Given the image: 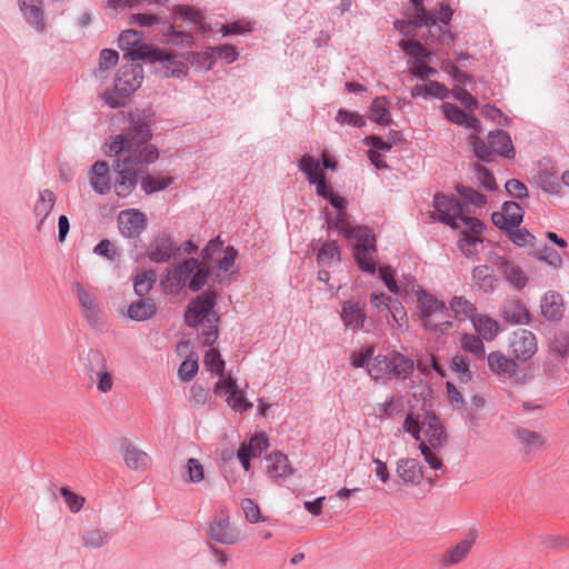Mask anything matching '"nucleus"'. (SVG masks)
Segmentation results:
<instances>
[{
  "mask_svg": "<svg viewBox=\"0 0 569 569\" xmlns=\"http://www.w3.org/2000/svg\"><path fill=\"white\" fill-rule=\"evenodd\" d=\"M380 415H385L389 418L401 415L403 411V400L401 397H391L385 403L380 406Z\"/></svg>",
  "mask_w": 569,
  "mask_h": 569,
  "instance_id": "obj_58",
  "label": "nucleus"
},
{
  "mask_svg": "<svg viewBox=\"0 0 569 569\" xmlns=\"http://www.w3.org/2000/svg\"><path fill=\"white\" fill-rule=\"evenodd\" d=\"M418 305L422 325L427 330L445 332L452 325L447 319V308L443 301L421 290L418 295Z\"/></svg>",
  "mask_w": 569,
  "mask_h": 569,
  "instance_id": "obj_9",
  "label": "nucleus"
},
{
  "mask_svg": "<svg viewBox=\"0 0 569 569\" xmlns=\"http://www.w3.org/2000/svg\"><path fill=\"white\" fill-rule=\"evenodd\" d=\"M180 478L188 485H199L206 480V468L197 458H189L181 468Z\"/></svg>",
  "mask_w": 569,
  "mask_h": 569,
  "instance_id": "obj_32",
  "label": "nucleus"
},
{
  "mask_svg": "<svg viewBox=\"0 0 569 569\" xmlns=\"http://www.w3.org/2000/svg\"><path fill=\"white\" fill-rule=\"evenodd\" d=\"M197 268L198 260L191 258L168 270L167 276L160 283L163 292L170 295L178 293Z\"/></svg>",
  "mask_w": 569,
  "mask_h": 569,
  "instance_id": "obj_15",
  "label": "nucleus"
},
{
  "mask_svg": "<svg viewBox=\"0 0 569 569\" xmlns=\"http://www.w3.org/2000/svg\"><path fill=\"white\" fill-rule=\"evenodd\" d=\"M368 117L373 122L383 127L392 122L388 101L385 97H377L372 100Z\"/></svg>",
  "mask_w": 569,
  "mask_h": 569,
  "instance_id": "obj_36",
  "label": "nucleus"
},
{
  "mask_svg": "<svg viewBox=\"0 0 569 569\" xmlns=\"http://www.w3.org/2000/svg\"><path fill=\"white\" fill-rule=\"evenodd\" d=\"M456 190L465 201L471 204L482 207L487 203V197L471 187L457 184Z\"/></svg>",
  "mask_w": 569,
  "mask_h": 569,
  "instance_id": "obj_51",
  "label": "nucleus"
},
{
  "mask_svg": "<svg viewBox=\"0 0 569 569\" xmlns=\"http://www.w3.org/2000/svg\"><path fill=\"white\" fill-rule=\"evenodd\" d=\"M222 247V242L219 239L211 240L207 247L202 250V260H203V267H200L198 264V268L193 271V276L189 282V288L192 291L200 290L203 284L206 283L208 276H209V260L211 258V254L218 250H220Z\"/></svg>",
  "mask_w": 569,
  "mask_h": 569,
  "instance_id": "obj_21",
  "label": "nucleus"
},
{
  "mask_svg": "<svg viewBox=\"0 0 569 569\" xmlns=\"http://www.w3.org/2000/svg\"><path fill=\"white\" fill-rule=\"evenodd\" d=\"M268 446L269 442L267 436L260 433L253 436L248 443H242L239 449H244L247 455L257 458L268 448Z\"/></svg>",
  "mask_w": 569,
  "mask_h": 569,
  "instance_id": "obj_47",
  "label": "nucleus"
},
{
  "mask_svg": "<svg viewBox=\"0 0 569 569\" xmlns=\"http://www.w3.org/2000/svg\"><path fill=\"white\" fill-rule=\"evenodd\" d=\"M537 350V337L527 329H518L509 338V353L516 361H528Z\"/></svg>",
  "mask_w": 569,
  "mask_h": 569,
  "instance_id": "obj_11",
  "label": "nucleus"
},
{
  "mask_svg": "<svg viewBox=\"0 0 569 569\" xmlns=\"http://www.w3.org/2000/svg\"><path fill=\"white\" fill-rule=\"evenodd\" d=\"M130 119L131 129L113 137L108 151L109 156L117 157L112 187L119 198H127L134 191L139 174L159 157L157 148L148 143L152 136L149 116L136 112Z\"/></svg>",
  "mask_w": 569,
  "mask_h": 569,
  "instance_id": "obj_1",
  "label": "nucleus"
},
{
  "mask_svg": "<svg viewBox=\"0 0 569 569\" xmlns=\"http://www.w3.org/2000/svg\"><path fill=\"white\" fill-rule=\"evenodd\" d=\"M157 279V274L152 270H143L139 272L133 280L134 292L139 297H144L152 289Z\"/></svg>",
  "mask_w": 569,
  "mask_h": 569,
  "instance_id": "obj_42",
  "label": "nucleus"
},
{
  "mask_svg": "<svg viewBox=\"0 0 569 569\" xmlns=\"http://www.w3.org/2000/svg\"><path fill=\"white\" fill-rule=\"evenodd\" d=\"M403 141V134L399 130H390L387 140L379 136H368L363 139V143L368 147H373L382 151H390L392 146H397Z\"/></svg>",
  "mask_w": 569,
  "mask_h": 569,
  "instance_id": "obj_38",
  "label": "nucleus"
},
{
  "mask_svg": "<svg viewBox=\"0 0 569 569\" xmlns=\"http://www.w3.org/2000/svg\"><path fill=\"white\" fill-rule=\"evenodd\" d=\"M551 351L557 353L560 358H566L569 352V332H559L552 343Z\"/></svg>",
  "mask_w": 569,
  "mask_h": 569,
  "instance_id": "obj_62",
  "label": "nucleus"
},
{
  "mask_svg": "<svg viewBox=\"0 0 569 569\" xmlns=\"http://www.w3.org/2000/svg\"><path fill=\"white\" fill-rule=\"evenodd\" d=\"M515 437L527 452L538 451L545 446V439L540 433L526 428H517Z\"/></svg>",
  "mask_w": 569,
  "mask_h": 569,
  "instance_id": "obj_35",
  "label": "nucleus"
},
{
  "mask_svg": "<svg viewBox=\"0 0 569 569\" xmlns=\"http://www.w3.org/2000/svg\"><path fill=\"white\" fill-rule=\"evenodd\" d=\"M481 233H473L469 230V227H467L466 230L461 231V236L458 240V248L461 251V253L468 258L471 259L478 253L477 246L482 243V238L480 237Z\"/></svg>",
  "mask_w": 569,
  "mask_h": 569,
  "instance_id": "obj_40",
  "label": "nucleus"
},
{
  "mask_svg": "<svg viewBox=\"0 0 569 569\" xmlns=\"http://www.w3.org/2000/svg\"><path fill=\"white\" fill-rule=\"evenodd\" d=\"M318 262L321 266H331L340 260V252L335 242L322 244L318 252Z\"/></svg>",
  "mask_w": 569,
  "mask_h": 569,
  "instance_id": "obj_49",
  "label": "nucleus"
},
{
  "mask_svg": "<svg viewBox=\"0 0 569 569\" xmlns=\"http://www.w3.org/2000/svg\"><path fill=\"white\" fill-rule=\"evenodd\" d=\"M109 539V532L97 528L86 530L81 537L82 546L89 550L102 548L108 543Z\"/></svg>",
  "mask_w": 569,
  "mask_h": 569,
  "instance_id": "obj_41",
  "label": "nucleus"
},
{
  "mask_svg": "<svg viewBox=\"0 0 569 569\" xmlns=\"http://www.w3.org/2000/svg\"><path fill=\"white\" fill-rule=\"evenodd\" d=\"M475 541L476 535L470 532L463 540L459 541L455 547L442 555V565L448 567L461 562L470 552Z\"/></svg>",
  "mask_w": 569,
  "mask_h": 569,
  "instance_id": "obj_27",
  "label": "nucleus"
},
{
  "mask_svg": "<svg viewBox=\"0 0 569 569\" xmlns=\"http://www.w3.org/2000/svg\"><path fill=\"white\" fill-rule=\"evenodd\" d=\"M505 232L507 233L509 240L518 247H533L536 243V237L525 228H510L509 231Z\"/></svg>",
  "mask_w": 569,
  "mask_h": 569,
  "instance_id": "obj_48",
  "label": "nucleus"
},
{
  "mask_svg": "<svg viewBox=\"0 0 569 569\" xmlns=\"http://www.w3.org/2000/svg\"><path fill=\"white\" fill-rule=\"evenodd\" d=\"M376 236L368 227L358 226V269L369 274L377 271Z\"/></svg>",
  "mask_w": 569,
  "mask_h": 569,
  "instance_id": "obj_10",
  "label": "nucleus"
},
{
  "mask_svg": "<svg viewBox=\"0 0 569 569\" xmlns=\"http://www.w3.org/2000/svg\"><path fill=\"white\" fill-rule=\"evenodd\" d=\"M450 368L458 375L460 382H468L472 378V373L469 369V361L462 355H456L452 357Z\"/></svg>",
  "mask_w": 569,
  "mask_h": 569,
  "instance_id": "obj_50",
  "label": "nucleus"
},
{
  "mask_svg": "<svg viewBox=\"0 0 569 569\" xmlns=\"http://www.w3.org/2000/svg\"><path fill=\"white\" fill-rule=\"evenodd\" d=\"M173 16L176 19L180 18L183 20H188L196 26H200L203 20V17L199 11L188 6H177L173 9Z\"/></svg>",
  "mask_w": 569,
  "mask_h": 569,
  "instance_id": "obj_55",
  "label": "nucleus"
},
{
  "mask_svg": "<svg viewBox=\"0 0 569 569\" xmlns=\"http://www.w3.org/2000/svg\"><path fill=\"white\" fill-rule=\"evenodd\" d=\"M488 366L498 376L512 377L518 371V365L513 358H508L499 351L488 355Z\"/></svg>",
  "mask_w": 569,
  "mask_h": 569,
  "instance_id": "obj_29",
  "label": "nucleus"
},
{
  "mask_svg": "<svg viewBox=\"0 0 569 569\" xmlns=\"http://www.w3.org/2000/svg\"><path fill=\"white\" fill-rule=\"evenodd\" d=\"M472 326L479 337L487 341L493 340L500 330V325L498 321L482 315H478V317L473 320Z\"/></svg>",
  "mask_w": 569,
  "mask_h": 569,
  "instance_id": "obj_37",
  "label": "nucleus"
},
{
  "mask_svg": "<svg viewBox=\"0 0 569 569\" xmlns=\"http://www.w3.org/2000/svg\"><path fill=\"white\" fill-rule=\"evenodd\" d=\"M60 493L63 497L64 502L71 512L76 513L82 509L86 502L84 497L73 492L68 487H62L60 489Z\"/></svg>",
  "mask_w": 569,
  "mask_h": 569,
  "instance_id": "obj_53",
  "label": "nucleus"
},
{
  "mask_svg": "<svg viewBox=\"0 0 569 569\" xmlns=\"http://www.w3.org/2000/svg\"><path fill=\"white\" fill-rule=\"evenodd\" d=\"M203 363H204V367L207 368V370L219 375V379L222 377L229 376V375H224V372H223L224 361L221 358L220 352L214 348H211L210 350H208L206 352L204 358H203Z\"/></svg>",
  "mask_w": 569,
  "mask_h": 569,
  "instance_id": "obj_45",
  "label": "nucleus"
},
{
  "mask_svg": "<svg viewBox=\"0 0 569 569\" xmlns=\"http://www.w3.org/2000/svg\"><path fill=\"white\" fill-rule=\"evenodd\" d=\"M449 306L459 321L470 320L473 322L479 315L476 305L463 296H455Z\"/></svg>",
  "mask_w": 569,
  "mask_h": 569,
  "instance_id": "obj_33",
  "label": "nucleus"
},
{
  "mask_svg": "<svg viewBox=\"0 0 569 569\" xmlns=\"http://www.w3.org/2000/svg\"><path fill=\"white\" fill-rule=\"evenodd\" d=\"M141 41V33L137 30L129 29L123 31L119 37V47L127 53L132 50L138 42Z\"/></svg>",
  "mask_w": 569,
  "mask_h": 569,
  "instance_id": "obj_59",
  "label": "nucleus"
},
{
  "mask_svg": "<svg viewBox=\"0 0 569 569\" xmlns=\"http://www.w3.org/2000/svg\"><path fill=\"white\" fill-rule=\"evenodd\" d=\"M433 208L438 214V220L452 229L459 228L457 220H460L466 227H469V230L473 233H482L486 230V226L480 219L466 214L465 204L455 197H448L441 193L436 194L433 198Z\"/></svg>",
  "mask_w": 569,
  "mask_h": 569,
  "instance_id": "obj_6",
  "label": "nucleus"
},
{
  "mask_svg": "<svg viewBox=\"0 0 569 569\" xmlns=\"http://www.w3.org/2000/svg\"><path fill=\"white\" fill-rule=\"evenodd\" d=\"M198 358L196 356H189L179 368V377L182 380H190L198 371Z\"/></svg>",
  "mask_w": 569,
  "mask_h": 569,
  "instance_id": "obj_63",
  "label": "nucleus"
},
{
  "mask_svg": "<svg viewBox=\"0 0 569 569\" xmlns=\"http://www.w3.org/2000/svg\"><path fill=\"white\" fill-rule=\"evenodd\" d=\"M445 117L458 126H463L467 121L468 113L452 103H443L442 106Z\"/></svg>",
  "mask_w": 569,
  "mask_h": 569,
  "instance_id": "obj_56",
  "label": "nucleus"
},
{
  "mask_svg": "<svg viewBox=\"0 0 569 569\" xmlns=\"http://www.w3.org/2000/svg\"><path fill=\"white\" fill-rule=\"evenodd\" d=\"M264 471L269 479L280 482L292 476L295 469L284 453L274 451L264 458Z\"/></svg>",
  "mask_w": 569,
  "mask_h": 569,
  "instance_id": "obj_17",
  "label": "nucleus"
},
{
  "mask_svg": "<svg viewBox=\"0 0 569 569\" xmlns=\"http://www.w3.org/2000/svg\"><path fill=\"white\" fill-rule=\"evenodd\" d=\"M88 179L91 188L99 194H107L112 188L110 167L107 161H96L89 173Z\"/></svg>",
  "mask_w": 569,
  "mask_h": 569,
  "instance_id": "obj_19",
  "label": "nucleus"
},
{
  "mask_svg": "<svg viewBox=\"0 0 569 569\" xmlns=\"http://www.w3.org/2000/svg\"><path fill=\"white\" fill-rule=\"evenodd\" d=\"M209 537L221 545H236L242 540L238 527H236L228 513L221 511L211 521L208 529Z\"/></svg>",
  "mask_w": 569,
  "mask_h": 569,
  "instance_id": "obj_12",
  "label": "nucleus"
},
{
  "mask_svg": "<svg viewBox=\"0 0 569 569\" xmlns=\"http://www.w3.org/2000/svg\"><path fill=\"white\" fill-rule=\"evenodd\" d=\"M216 299V292H204L189 303L186 312V322L188 326L202 327L203 343L207 346L213 345L219 333V317L213 312Z\"/></svg>",
  "mask_w": 569,
  "mask_h": 569,
  "instance_id": "obj_4",
  "label": "nucleus"
},
{
  "mask_svg": "<svg viewBox=\"0 0 569 569\" xmlns=\"http://www.w3.org/2000/svg\"><path fill=\"white\" fill-rule=\"evenodd\" d=\"M72 290L79 301L82 317L90 327L97 328L101 323L102 309L100 308L96 296L79 282L72 283Z\"/></svg>",
  "mask_w": 569,
  "mask_h": 569,
  "instance_id": "obj_14",
  "label": "nucleus"
},
{
  "mask_svg": "<svg viewBox=\"0 0 569 569\" xmlns=\"http://www.w3.org/2000/svg\"><path fill=\"white\" fill-rule=\"evenodd\" d=\"M141 81L142 68L139 64L123 66L117 74L114 90L103 93L106 103L111 108L122 107L126 98L140 87Z\"/></svg>",
  "mask_w": 569,
  "mask_h": 569,
  "instance_id": "obj_8",
  "label": "nucleus"
},
{
  "mask_svg": "<svg viewBox=\"0 0 569 569\" xmlns=\"http://www.w3.org/2000/svg\"><path fill=\"white\" fill-rule=\"evenodd\" d=\"M461 348L477 358L485 356L482 338L472 333H463L460 338Z\"/></svg>",
  "mask_w": 569,
  "mask_h": 569,
  "instance_id": "obj_44",
  "label": "nucleus"
},
{
  "mask_svg": "<svg viewBox=\"0 0 569 569\" xmlns=\"http://www.w3.org/2000/svg\"><path fill=\"white\" fill-rule=\"evenodd\" d=\"M190 56L192 57L191 62L196 63L203 70H210L213 67L216 60L212 47L208 48L204 52H193Z\"/></svg>",
  "mask_w": 569,
  "mask_h": 569,
  "instance_id": "obj_60",
  "label": "nucleus"
},
{
  "mask_svg": "<svg viewBox=\"0 0 569 569\" xmlns=\"http://www.w3.org/2000/svg\"><path fill=\"white\" fill-rule=\"evenodd\" d=\"M468 142L472 147L475 156L485 162L493 161L495 156L512 159L516 154L509 133L500 129L490 131L487 141L476 134H470Z\"/></svg>",
  "mask_w": 569,
  "mask_h": 569,
  "instance_id": "obj_7",
  "label": "nucleus"
},
{
  "mask_svg": "<svg viewBox=\"0 0 569 569\" xmlns=\"http://www.w3.org/2000/svg\"><path fill=\"white\" fill-rule=\"evenodd\" d=\"M500 270L507 281L510 282L515 288L522 289L526 287L528 278L519 266L507 259H503L500 263Z\"/></svg>",
  "mask_w": 569,
  "mask_h": 569,
  "instance_id": "obj_39",
  "label": "nucleus"
},
{
  "mask_svg": "<svg viewBox=\"0 0 569 569\" xmlns=\"http://www.w3.org/2000/svg\"><path fill=\"white\" fill-rule=\"evenodd\" d=\"M537 260L547 262L549 266L559 267L562 262L561 256L552 248L545 246L533 252Z\"/></svg>",
  "mask_w": 569,
  "mask_h": 569,
  "instance_id": "obj_57",
  "label": "nucleus"
},
{
  "mask_svg": "<svg viewBox=\"0 0 569 569\" xmlns=\"http://www.w3.org/2000/svg\"><path fill=\"white\" fill-rule=\"evenodd\" d=\"M501 317L511 325H528L530 313L526 306L517 299L506 300L500 308Z\"/></svg>",
  "mask_w": 569,
  "mask_h": 569,
  "instance_id": "obj_22",
  "label": "nucleus"
},
{
  "mask_svg": "<svg viewBox=\"0 0 569 569\" xmlns=\"http://www.w3.org/2000/svg\"><path fill=\"white\" fill-rule=\"evenodd\" d=\"M174 253L176 248L173 247L171 238L168 236H160L152 242L148 257L151 261L161 263L169 261Z\"/></svg>",
  "mask_w": 569,
  "mask_h": 569,
  "instance_id": "obj_28",
  "label": "nucleus"
},
{
  "mask_svg": "<svg viewBox=\"0 0 569 569\" xmlns=\"http://www.w3.org/2000/svg\"><path fill=\"white\" fill-rule=\"evenodd\" d=\"M118 226L122 236L138 237L147 227V217L138 209L122 210L118 216Z\"/></svg>",
  "mask_w": 569,
  "mask_h": 569,
  "instance_id": "obj_18",
  "label": "nucleus"
},
{
  "mask_svg": "<svg viewBox=\"0 0 569 569\" xmlns=\"http://www.w3.org/2000/svg\"><path fill=\"white\" fill-rule=\"evenodd\" d=\"M213 392L217 396L226 395L229 407L237 412H243L252 407L231 376L220 378L214 385Z\"/></svg>",
  "mask_w": 569,
  "mask_h": 569,
  "instance_id": "obj_13",
  "label": "nucleus"
},
{
  "mask_svg": "<svg viewBox=\"0 0 569 569\" xmlns=\"http://www.w3.org/2000/svg\"><path fill=\"white\" fill-rule=\"evenodd\" d=\"M525 211L516 201H506L500 211L491 214L492 223L501 231H509L510 228H517L523 220Z\"/></svg>",
  "mask_w": 569,
  "mask_h": 569,
  "instance_id": "obj_16",
  "label": "nucleus"
},
{
  "mask_svg": "<svg viewBox=\"0 0 569 569\" xmlns=\"http://www.w3.org/2000/svg\"><path fill=\"white\" fill-rule=\"evenodd\" d=\"M402 430L415 440L426 441L435 449H441L448 440L445 427L432 411H426L423 415L413 411L407 413Z\"/></svg>",
  "mask_w": 569,
  "mask_h": 569,
  "instance_id": "obj_3",
  "label": "nucleus"
},
{
  "mask_svg": "<svg viewBox=\"0 0 569 569\" xmlns=\"http://www.w3.org/2000/svg\"><path fill=\"white\" fill-rule=\"evenodd\" d=\"M157 305L150 298L132 301L127 309V316L133 321H147L157 313Z\"/></svg>",
  "mask_w": 569,
  "mask_h": 569,
  "instance_id": "obj_30",
  "label": "nucleus"
},
{
  "mask_svg": "<svg viewBox=\"0 0 569 569\" xmlns=\"http://www.w3.org/2000/svg\"><path fill=\"white\" fill-rule=\"evenodd\" d=\"M541 313L549 321H559L563 316V300L560 293L547 292L541 300Z\"/></svg>",
  "mask_w": 569,
  "mask_h": 569,
  "instance_id": "obj_31",
  "label": "nucleus"
},
{
  "mask_svg": "<svg viewBox=\"0 0 569 569\" xmlns=\"http://www.w3.org/2000/svg\"><path fill=\"white\" fill-rule=\"evenodd\" d=\"M397 475L405 482L419 485L423 479L422 468L417 459L402 458L397 462Z\"/></svg>",
  "mask_w": 569,
  "mask_h": 569,
  "instance_id": "obj_25",
  "label": "nucleus"
},
{
  "mask_svg": "<svg viewBox=\"0 0 569 569\" xmlns=\"http://www.w3.org/2000/svg\"><path fill=\"white\" fill-rule=\"evenodd\" d=\"M172 182L171 177H161V176H146L142 177L141 188L146 193H153L157 191H161L170 186Z\"/></svg>",
  "mask_w": 569,
  "mask_h": 569,
  "instance_id": "obj_46",
  "label": "nucleus"
},
{
  "mask_svg": "<svg viewBox=\"0 0 569 569\" xmlns=\"http://www.w3.org/2000/svg\"><path fill=\"white\" fill-rule=\"evenodd\" d=\"M419 450L431 469L439 470L442 468V459L437 455L438 449L431 448L426 441H421L419 443Z\"/></svg>",
  "mask_w": 569,
  "mask_h": 569,
  "instance_id": "obj_54",
  "label": "nucleus"
},
{
  "mask_svg": "<svg viewBox=\"0 0 569 569\" xmlns=\"http://www.w3.org/2000/svg\"><path fill=\"white\" fill-rule=\"evenodd\" d=\"M473 171L480 186L488 191L497 190V183L493 174L482 164L475 163Z\"/></svg>",
  "mask_w": 569,
  "mask_h": 569,
  "instance_id": "obj_52",
  "label": "nucleus"
},
{
  "mask_svg": "<svg viewBox=\"0 0 569 569\" xmlns=\"http://www.w3.org/2000/svg\"><path fill=\"white\" fill-rule=\"evenodd\" d=\"M131 60H149L151 62L162 61L168 59V53L157 49L154 46L138 42V44L127 53Z\"/></svg>",
  "mask_w": 569,
  "mask_h": 569,
  "instance_id": "obj_34",
  "label": "nucleus"
},
{
  "mask_svg": "<svg viewBox=\"0 0 569 569\" xmlns=\"http://www.w3.org/2000/svg\"><path fill=\"white\" fill-rule=\"evenodd\" d=\"M121 455L126 466L134 471H143L150 466L149 455L133 443H126L121 448Z\"/></svg>",
  "mask_w": 569,
  "mask_h": 569,
  "instance_id": "obj_24",
  "label": "nucleus"
},
{
  "mask_svg": "<svg viewBox=\"0 0 569 569\" xmlns=\"http://www.w3.org/2000/svg\"><path fill=\"white\" fill-rule=\"evenodd\" d=\"M20 12L26 21L38 32L46 30L44 9L42 0H18Z\"/></svg>",
  "mask_w": 569,
  "mask_h": 569,
  "instance_id": "obj_20",
  "label": "nucleus"
},
{
  "mask_svg": "<svg viewBox=\"0 0 569 569\" xmlns=\"http://www.w3.org/2000/svg\"><path fill=\"white\" fill-rule=\"evenodd\" d=\"M298 166L306 174L309 183L316 187L317 194L327 199L333 208L332 213L326 212L328 229L337 231L347 240L353 241L356 233L350 217L347 214L348 201L336 193L332 187L327 183L320 162L310 154H303Z\"/></svg>",
  "mask_w": 569,
  "mask_h": 569,
  "instance_id": "obj_2",
  "label": "nucleus"
},
{
  "mask_svg": "<svg viewBox=\"0 0 569 569\" xmlns=\"http://www.w3.org/2000/svg\"><path fill=\"white\" fill-rule=\"evenodd\" d=\"M54 204L56 194L51 190L43 189L38 192L37 200L33 204V214L38 220L37 229L39 231H41L44 227L48 217L54 208Z\"/></svg>",
  "mask_w": 569,
  "mask_h": 569,
  "instance_id": "obj_23",
  "label": "nucleus"
},
{
  "mask_svg": "<svg viewBox=\"0 0 569 569\" xmlns=\"http://www.w3.org/2000/svg\"><path fill=\"white\" fill-rule=\"evenodd\" d=\"M539 186L542 188L543 191L551 194L558 193L561 187L557 176L547 171L541 172L539 174Z\"/></svg>",
  "mask_w": 569,
  "mask_h": 569,
  "instance_id": "obj_61",
  "label": "nucleus"
},
{
  "mask_svg": "<svg viewBox=\"0 0 569 569\" xmlns=\"http://www.w3.org/2000/svg\"><path fill=\"white\" fill-rule=\"evenodd\" d=\"M473 287L483 293H491L496 290L497 278L493 269L487 264L477 266L471 273Z\"/></svg>",
  "mask_w": 569,
  "mask_h": 569,
  "instance_id": "obj_26",
  "label": "nucleus"
},
{
  "mask_svg": "<svg viewBox=\"0 0 569 569\" xmlns=\"http://www.w3.org/2000/svg\"><path fill=\"white\" fill-rule=\"evenodd\" d=\"M506 191L509 196L517 199H525L529 197L527 186L518 179H510L505 184Z\"/></svg>",
  "mask_w": 569,
  "mask_h": 569,
  "instance_id": "obj_64",
  "label": "nucleus"
},
{
  "mask_svg": "<svg viewBox=\"0 0 569 569\" xmlns=\"http://www.w3.org/2000/svg\"><path fill=\"white\" fill-rule=\"evenodd\" d=\"M398 46L406 54L413 57L418 62H425L431 54L430 51L416 40L402 39L398 42Z\"/></svg>",
  "mask_w": 569,
  "mask_h": 569,
  "instance_id": "obj_43",
  "label": "nucleus"
},
{
  "mask_svg": "<svg viewBox=\"0 0 569 569\" xmlns=\"http://www.w3.org/2000/svg\"><path fill=\"white\" fill-rule=\"evenodd\" d=\"M365 368L376 381L406 380L412 375L415 362L411 358L398 351H392L389 356L378 355Z\"/></svg>",
  "mask_w": 569,
  "mask_h": 569,
  "instance_id": "obj_5",
  "label": "nucleus"
}]
</instances>
